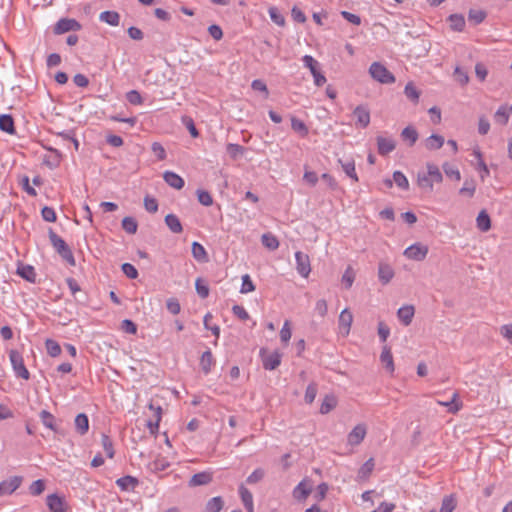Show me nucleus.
Segmentation results:
<instances>
[{"label":"nucleus","mask_w":512,"mask_h":512,"mask_svg":"<svg viewBox=\"0 0 512 512\" xmlns=\"http://www.w3.org/2000/svg\"><path fill=\"white\" fill-rule=\"evenodd\" d=\"M443 180L440 169L432 163L427 164L426 173H418L417 183L419 187L429 192L433 190L434 183H441Z\"/></svg>","instance_id":"nucleus-1"},{"label":"nucleus","mask_w":512,"mask_h":512,"mask_svg":"<svg viewBox=\"0 0 512 512\" xmlns=\"http://www.w3.org/2000/svg\"><path fill=\"white\" fill-rule=\"evenodd\" d=\"M49 239L53 248L57 251L60 257L66 261L70 266H75L76 261L74 255L67 245V243L52 229L49 230Z\"/></svg>","instance_id":"nucleus-2"},{"label":"nucleus","mask_w":512,"mask_h":512,"mask_svg":"<svg viewBox=\"0 0 512 512\" xmlns=\"http://www.w3.org/2000/svg\"><path fill=\"white\" fill-rule=\"evenodd\" d=\"M369 73L374 80L382 84H392L395 82L394 75L380 62H373L370 65Z\"/></svg>","instance_id":"nucleus-3"},{"label":"nucleus","mask_w":512,"mask_h":512,"mask_svg":"<svg viewBox=\"0 0 512 512\" xmlns=\"http://www.w3.org/2000/svg\"><path fill=\"white\" fill-rule=\"evenodd\" d=\"M303 65L308 68L313 76L314 84L321 87L326 83V77L320 70V64L311 55H304L302 57Z\"/></svg>","instance_id":"nucleus-4"},{"label":"nucleus","mask_w":512,"mask_h":512,"mask_svg":"<svg viewBox=\"0 0 512 512\" xmlns=\"http://www.w3.org/2000/svg\"><path fill=\"white\" fill-rule=\"evenodd\" d=\"M9 359L15 375L24 380H28L30 373L24 364L23 356L17 350H11L9 352Z\"/></svg>","instance_id":"nucleus-5"},{"label":"nucleus","mask_w":512,"mask_h":512,"mask_svg":"<svg viewBox=\"0 0 512 512\" xmlns=\"http://www.w3.org/2000/svg\"><path fill=\"white\" fill-rule=\"evenodd\" d=\"M428 251V246L421 243H414L404 250L403 255L414 261H423L426 258Z\"/></svg>","instance_id":"nucleus-6"},{"label":"nucleus","mask_w":512,"mask_h":512,"mask_svg":"<svg viewBox=\"0 0 512 512\" xmlns=\"http://www.w3.org/2000/svg\"><path fill=\"white\" fill-rule=\"evenodd\" d=\"M81 27V24L75 19L61 18L56 22L53 32L60 35L70 31H79Z\"/></svg>","instance_id":"nucleus-7"},{"label":"nucleus","mask_w":512,"mask_h":512,"mask_svg":"<svg viewBox=\"0 0 512 512\" xmlns=\"http://www.w3.org/2000/svg\"><path fill=\"white\" fill-rule=\"evenodd\" d=\"M46 505L49 512H66L68 508L65 497L57 493L47 495Z\"/></svg>","instance_id":"nucleus-8"},{"label":"nucleus","mask_w":512,"mask_h":512,"mask_svg":"<svg viewBox=\"0 0 512 512\" xmlns=\"http://www.w3.org/2000/svg\"><path fill=\"white\" fill-rule=\"evenodd\" d=\"M296 270L304 278H307L311 272L309 256L301 251L295 253Z\"/></svg>","instance_id":"nucleus-9"},{"label":"nucleus","mask_w":512,"mask_h":512,"mask_svg":"<svg viewBox=\"0 0 512 512\" xmlns=\"http://www.w3.org/2000/svg\"><path fill=\"white\" fill-rule=\"evenodd\" d=\"M21 476H12L9 479L0 482V496L10 495L15 492L22 484Z\"/></svg>","instance_id":"nucleus-10"},{"label":"nucleus","mask_w":512,"mask_h":512,"mask_svg":"<svg viewBox=\"0 0 512 512\" xmlns=\"http://www.w3.org/2000/svg\"><path fill=\"white\" fill-rule=\"evenodd\" d=\"M265 350L261 349L260 355L262 357L263 367L266 370H275L281 363L282 355L278 351H274L265 355Z\"/></svg>","instance_id":"nucleus-11"},{"label":"nucleus","mask_w":512,"mask_h":512,"mask_svg":"<svg viewBox=\"0 0 512 512\" xmlns=\"http://www.w3.org/2000/svg\"><path fill=\"white\" fill-rule=\"evenodd\" d=\"M353 322V315L348 308L341 311L339 315V331L343 336H348Z\"/></svg>","instance_id":"nucleus-12"},{"label":"nucleus","mask_w":512,"mask_h":512,"mask_svg":"<svg viewBox=\"0 0 512 512\" xmlns=\"http://www.w3.org/2000/svg\"><path fill=\"white\" fill-rule=\"evenodd\" d=\"M353 115L356 118L357 127L366 128L370 124V111L367 106H357L353 111Z\"/></svg>","instance_id":"nucleus-13"},{"label":"nucleus","mask_w":512,"mask_h":512,"mask_svg":"<svg viewBox=\"0 0 512 512\" xmlns=\"http://www.w3.org/2000/svg\"><path fill=\"white\" fill-rule=\"evenodd\" d=\"M366 426L364 424L356 425L347 436V442L351 446L359 445L366 436Z\"/></svg>","instance_id":"nucleus-14"},{"label":"nucleus","mask_w":512,"mask_h":512,"mask_svg":"<svg viewBox=\"0 0 512 512\" xmlns=\"http://www.w3.org/2000/svg\"><path fill=\"white\" fill-rule=\"evenodd\" d=\"M148 408L153 411L154 419L147 422V427L151 434H156L162 417V408L160 406H155L152 402L149 403Z\"/></svg>","instance_id":"nucleus-15"},{"label":"nucleus","mask_w":512,"mask_h":512,"mask_svg":"<svg viewBox=\"0 0 512 512\" xmlns=\"http://www.w3.org/2000/svg\"><path fill=\"white\" fill-rule=\"evenodd\" d=\"M394 269L392 266L385 262H380L378 265V278L379 281L386 285L388 284L394 277Z\"/></svg>","instance_id":"nucleus-16"},{"label":"nucleus","mask_w":512,"mask_h":512,"mask_svg":"<svg viewBox=\"0 0 512 512\" xmlns=\"http://www.w3.org/2000/svg\"><path fill=\"white\" fill-rule=\"evenodd\" d=\"M396 147V143L392 138H386L383 136L377 137V148L378 153L382 156L388 155L391 153Z\"/></svg>","instance_id":"nucleus-17"},{"label":"nucleus","mask_w":512,"mask_h":512,"mask_svg":"<svg viewBox=\"0 0 512 512\" xmlns=\"http://www.w3.org/2000/svg\"><path fill=\"white\" fill-rule=\"evenodd\" d=\"M414 314H415V309H414V306H412V305H404V306L400 307L397 311L398 319L405 326H408L411 324Z\"/></svg>","instance_id":"nucleus-18"},{"label":"nucleus","mask_w":512,"mask_h":512,"mask_svg":"<svg viewBox=\"0 0 512 512\" xmlns=\"http://www.w3.org/2000/svg\"><path fill=\"white\" fill-rule=\"evenodd\" d=\"M164 181L172 188L180 190L184 187V179L172 171H165L163 174Z\"/></svg>","instance_id":"nucleus-19"},{"label":"nucleus","mask_w":512,"mask_h":512,"mask_svg":"<svg viewBox=\"0 0 512 512\" xmlns=\"http://www.w3.org/2000/svg\"><path fill=\"white\" fill-rule=\"evenodd\" d=\"M380 361H381L382 365L385 367V369L387 370V372H389L390 374H393V372L395 370L394 360H393L391 349L387 345H385L382 349V352L380 354Z\"/></svg>","instance_id":"nucleus-20"},{"label":"nucleus","mask_w":512,"mask_h":512,"mask_svg":"<svg viewBox=\"0 0 512 512\" xmlns=\"http://www.w3.org/2000/svg\"><path fill=\"white\" fill-rule=\"evenodd\" d=\"M139 484V481L136 477L127 475L123 476L116 480V485L122 490V491H131L134 490Z\"/></svg>","instance_id":"nucleus-21"},{"label":"nucleus","mask_w":512,"mask_h":512,"mask_svg":"<svg viewBox=\"0 0 512 512\" xmlns=\"http://www.w3.org/2000/svg\"><path fill=\"white\" fill-rule=\"evenodd\" d=\"M212 481V473L203 471L194 474L189 480V486L196 487L201 485H207Z\"/></svg>","instance_id":"nucleus-22"},{"label":"nucleus","mask_w":512,"mask_h":512,"mask_svg":"<svg viewBox=\"0 0 512 512\" xmlns=\"http://www.w3.org/2000/svg\"><path fill=\"white\" fill-rule=\"evenodd\" d=\"M76 432L85 435L89 430V419L85 413H79L74 420Z\"/></svg>","instance_id":"nucleus-23"},{"label":"nucleus","mask_w":512,"mask_h":512,"mask_svg":"<svg viewBox=\"0 0 512 512\" xmlns=\"http://www.w3.org/2000/svg\"><path fill=\"white\" fill-rule=\"evenodd\" d=\"M17 274L30 283L36 282V272L33 266L21 264L17 268Z\"/></svg>","instance_id":"nucleus-24"},{"label":"nucleus","mask_w":512,"mask_h":512,"mask_svg":"<svg viewBox=\"0 0 512 512\" xmlns=\"http://www.w3.org/2000/svg\"><path fill=\"white\" fill-rule=\"evenodd\" d=\"M437 403L440 406L446 407L449 413L455 414L462 408V403L458 401V393H453L452 398L448 401H440Z\"/></svg>","instance_id":"nucleus-25"},{"label":"nucleus","mask_w":512,"mask_h":512,"mask_svg":"<svg viewBox=\"0 0 512 512\" xmlns=\"http://www.w3.org/2000/svg\"><path fill=\"white\" fill-rule=\"evenodd\" d=\"M345 174L351 178L354 182H358V176L355 170V162L353 159L338 160Z\"/></svg>","instance_id":"nucleus-26"},{"label":"nucleus","mask_w":512,"mask_h":512,"mask_svg":"<svg viewBox=\"0 0 512 512\" xmlns=\"http://www.w3.org/2000/svg\"><path fill=\"white\" fill-rule=\"evenodd\" d=\"M99 20L110 26H118L120 22V15L116 11H103L99 15Z\"/></svg>","instance_id":"nucleus-27"},{"label":"nucleus","mask_w":512,"mask_h":512,"mask_svg":"<svg viewBox=\"0 0 512 512\" xmlns=\"http://www.w3.org/2000/svg\"><path fill=\"white\" fill-rule=\"evenodd\" d=\"M192 255L194 257L195 260H197L198 262H207L208 261V255H207V252L204 248V246L202 244H200L199 242H196L194 241L192 243Z\"/></svg>","instance_id":"nucleus-28"},{"label":"nucleus","mask_w":512,"mask_h":512,"mask_svg":"<svg viewBox=\"0 0 512 512\" xmlns=\"http://www.w3.org/2000/svg\"><path fill=\"white\" fill-rule=\"evenodd\" d=\"M477 228L482 232H487L491 228L490 216L485 210L479 212L476 218Z\"/></svg>","instance_id":"nucleus-29"},{"label":"nucleus","mask_w":512,"mask_h":512,"mask_svg":"<svg viewBox=\"0 0 512 512\" xmlns=\"http://www.w3.org/2000/svg\"><path fill=\"white\" fill-rule=\"evenodd\" d=\"M165 223L171 232L179 234L183 231L182 224L175 214H168L165 217Z\"/></svg>","instance_id":"nucleus-30"},{"label":"nucleus","mask_w":512,"mask_h":512,"mask_svg":"<svg viewBox=\"0 0 512 512\" xmlns=\"http://www.w3.org/2000/svg\"><path fill=\"white\" fill-rule=\"evenodd\" d=\"M39 417L41 419L42 424L46 428H48L54 432H57L58 429L56 426V419L49 411L42 410L39 414Z\"/></svg>","instance_id":"nucleus-31"},{"label":"nucleus","mask_w":512,"mask_h":512,"mask_svg":"<svg viewBox=\"0 0 512 512\" xmlns=\"http://www.w3.org/2000/svg\"><path fill=\"white\" fill-rule=\"evenodd\" d=\"M0 130L8 134L15 133L14 120L11 115L2 114L0 115Z\"/></svg>","instance_id":"nucleus-32"},{"label":"nucleus","mask_w":512,"mask_h":512,"mask_svg":"<svg viewBox=\"0 0 512 512\" xmlns=\"http://www.w3.org/2000/svg\"><path fill=\"white\" fill-rule=\"evenodd\" d=\"M445 140L444 137L438 134H432L425 141V146L428 150H438L440 149Z\"/></svg>","instance_id":"nucleus-33"},{"label":"nucleus","mask_w":512,"mask_h":512,"mask_svg":"<svg viewBox=\"0 0 512 512\" xmlns=\"http://www.w3.org/2000/svg\"><path fill=\"white\" fill-rule=\"evenodd\" d=\"M214 363L215 361L210 350L202 353L200 366L205 374H208L211 371V367L214 365Z\"/></svg>","instance_id":"nucleus-34"},{"label":"nucleus","mask_w":512,"mask_h":512,"mask_svg":"<svg viewBox=\"0 0 512 512\" xmlns=\"http://www.w3.org/2000/svg\"><path fill=\"white\" fill-rule=\"evenodd\" d=\"M224 506L221 496H216L208 500L205 505V512H220Z\"/></svg>","instance_id":"nucleus-35"},{"label":"nucleus","mask_w":512,"mask_h":512,"mask_svg":"<svg viewBox=\"0 0 512 512\" xmlns=\"http://www.w3.org/2000/svg\"><path fill=\"white\" fill-rule=\"evenodd\" d=\"M401 138L409 143V146H413L418 139V132L411 126L405 127L401 132Z\"/></svg>","instance_id":"nucleus-36"},{"label":"nucleus","mask_w":512,"mask_h":512,"mask_svg":"<svg viewBox=\"0 0 512 512\" xmlns=\"http://www.w3.org/2000/svg\"><path fill=\"white\" fill-rule=\"evenodd\" d=\"M309 493L310 488L305 481H301L293 490V496L298 500L306 499Z\"/></svg>","instance_id":"nucleus-37"},{"label":"nucleus","mask_w":512,"mask_h":512,"mask_svg":"<svg viewBox=\"0 0 512 512\" xmlns=\"http://www.w3.org/2000/svg\"><path fill=\"white\" fill-rule=\"evenodd\" d=\"M457 502L454 495H447L443 498L439 512H453Z\"/></svg>","instance_id":"nucleus-38"},{"label":"nucleus","mask_w":512,"mask_h":512,"mask_svg":"<svg viewBox=\"0 0 512 512\" xmlns=\"http://www.w3.org/2000/svg\"><path fill=\"white\" fill-rule=\"evenodd\" d=\"M261 242L263 246L272 251L276 250L279 247L278 239L271 233L263 234L261 237Z\"/></svg>","instance_id":"nucleus-39"},{"label":"nucleus","mask_w":512,"mask_h":512,"mask_svg":"<svg viewBox=\"0 0 512 512\" xmlns=\"http://www.w3.org/2000/svg\"><path fill=\"white\" fill-rule=\"evenodd\" d=\"M450 27L454 31H462L465 27V19L462 15L452 14L449 16Z\"/></svg>","instance_id":"nucleus-40"},{"label":"nucleus","mask_w":512,"mask_h":512,"mask_svg":"<svg viewBox=\"0 0 512 512\" xmlns=\"http://www.w3.org/2000/svg\"><path fill=\"white\" fill-rule=\"evenodd\" d=\"M476 191V183L473 179H466L459 193L468 197H473Z\"/></svg>","instance_id":"nucleus-41"},{"label":"nucleus","mask_w":512,"mask_h":512,"mask_svg":"<svg viewBox=\"0 0 512 512\" xmlns=\"http://www.w3.org/2000/svg\"><path fill=\"white\" fill-rule=\"evenodd\" d=\"M122 228L128 234H135L137 232L138 223L133 217L127 216L122 220Z\"/></svg>","instance_id":"nucleus-42"},{"label":"nucleus","mask_w":512,"mask_h":512,"mask_svg":"<svg viewBox=\"0 0 512 512\" xmlns=\"http://www.w3.org/2000/svg\"><path fill=\"white\" fill-rule=\"evenodd\" d=\"M394 183L402 190L409 189V181L407 177L401 171H395L393 173Z\"/></svg>","instance_id":"nucleus-43"},{"label":"nucleus","mask_w":512,"mask_h":512,"mask_svg":"<svg viewBox=\"0 0 512 512\" xmlns=\"http://www.w3.org/2000/svg\"><path fill=\"white\" fill-rule=\"evenodd\" d=\"M268 14L270 16V19L278 26H284L285 24V18L282 15V13L279 11L277 7H270L268 9Z\"/></svg>","instance_id":"nucleus-44"},{"label":"nucleus","mask_w":512,"mask_h":512,"mask_svg":"<svg viewBox=\"0 0 512 512\" xmlns=\"http://www.w3.org/2000/svg\"><path fill=\"white\" fill-rule=\"evenodd\" d=\"M45 347H46L47 353L51 357H57L61 354V347L58 344V342H56L55 340L47 339L45 341Z\"/></svg>","instance_id":"nucleus-45"},{"label":"nucleus","mask_w":512,"mask_h":512,"mask_svg":"<svg viewBox=\"0 0 512 512\" xmlns=\"http://www.w3.org/2000/svg\"><path fill=\"white\" fill-rule=\"evenodd\" d=\"M101 442H102V446H103V449H104L107 457L113 458L115 451H114V447H113V442L110 439V437L106 434H102Z\"/></svg>","instance_id":"nucleus-46"},{"label":"nucleus","mask_w":512,"mask_h":512,"mask_svg":"<svg viewBox=\"0 0 512 512\" xmlns=\"http://www.w3.org/2000/svg\"><path fill=\"white\" fill-rule=\"evenodd\" d=\"M291 127L295 132H298L301 136H306L308 134V128L305 125V123L296 117H292Z\"/></svg>","instance_id":"nucleus-47"},{"label":"nucleus","mask_w":512,"mask_h":512,"mask_svg":"<svg viewBox=\"0 0 512 512\" xmlns=\"http://www.w3.org/2000/svg\"><path fill=\"white\" fill-rule=\"evenodd\" d=\"M45 490V482L42 479L33 481L29 486V493L33 496L41 495Z\"/></svg>","instance_id":"nucleus-48"},{"label":"nucleus","mask_w":512,"mask_h":512,"mask_svg":"<svg viewBox=\"0 0 512 512\" xmlns=\"http://www.w3.org/2000/svg\"><path fill=\"white\" fill-rule=\"evenodd\" d=\"M442 167L447 177L454 178L456 181L461 179V174L457 167L452 166L449 163H444Z\"/></svg>","instance_id":"nucleus-49"},{"label":"nucleus","mask_w":512,"mask_h":512,"mask_svg":"<svg viewBox=\"0 0 512 512\" xmlns=\"http://www.w3.org/2000/svg\"><path fill=\"white\" fill-rule=\"evenodd\" d=\"M255 290V285L253 284L250 276L245 274L242 276V284L240 288V292L242 294H247Z\"/></svg>","instance_id":"nucleus-50"},{"label":"nucleus","mask_w":512,"mask_h":512,"mask_svg":"<svg viewBox=\"0 0 512 512\" xmlns=\"http://www.w3.org/2000/svg\"><path fill=\"white\" fill-rule=\"evenodd\" d=\"M494 117H495V121L497 123H499L501 125H505L509 119L507 108L504 106L499 107L498 110L496 111Z\"/></svg>","instance_id":"nucleus-51"},{"label":"nucleus","mask_w":512,"mask_h":512,"mask_svg":"<svg viewBox=\"0 0 512 512\" xmlns=\"http://www.w3.org/2000/svg\"><path fill=\"white\" fill-rule=\"evenodd\" d=\"M195 288H196V291H197V294L201 297V298H207L208 295H209V287L208 285L200 278H198L195 282Z\"/></svg>","instance_id":"nucleus-52"},{"label":"nucleus","mask_w":512,"mask_h":512,"mask_svg":"<svg viewBox=\"0 0 512 512\" xmlns=\"http://www.w3.org/2000/svg\"><path fill=\"white\" fill-rule=\"evenodd\" d=\"M317 395V385L315 383H310L305 391V402L308 404L313 403Z\"/></svg>","instance_id":"nucleus-53"},{"label":"nucleus","mask_w":512,"mask_h":512,"mask_svg":"<svg viewBox=\"0 0 512 512\" xmlns=\"http://www.w3.org/2000/svg\"><path fill=\"white\" fill-rule=\"evenodd\" d=\"M198 201L204 206H211L213 204V198L208 191L197 190Z\"/></svg>","instance_id":"nucleus-54"},{"label":"nucleus","mask_w":512,"mask_h":512,"mask_svg":"<svg viewBox=\"0 0 512 512\" xmlns=\"http://www.w3.org/2000/svg\"><path fill=\"white\" fill-rule=\"evenodd\" d=\"M126 99L132 105H141L143 103V98L137 90L127 92Z\"/></svg>","instance_id":"nucleus-55"},{"label":"nucleus","mask_w":512,"mask_h":512,"mask_svg":"<svg viewBox=\"0 0 512 512\" xmlns=\"http://www.w3.org/2000/svg\"><path fill=\"white\" fill-rule=\"evenodd\" d=\"M292 332L290 327V321L286 320L280 330V339L284 343H288L291 339Z\"/></svg>","instance_id":"nucleus-56"},{"label":"nucleus","mask_w":512,"mask_h":512,"mask_svg":"<svg viewBox=\"0 0 512 512\" xmlns=\"http://www.w3.org/2000/svg\"><path fill=\"white\" fill-rule=\"evenodd\" d=\"M468 17L475 24H480L485 20L486 13L483 10H470Z\"/></svg>","instance_id":"nucleus-57"},{"label":"nucleus","mask_w":512,"mask_h":512,"mask_svg":"<svg viewBox=\"0 0 512 512\" xmlns=\"http://www.w3.org/2000/svg\"><path fill=\"white\" fill-rule=\"evenodd\" d=\"M404 92L407 98H409L410 100L414 102L418 101L420 94L412 83L406 84Z\"/></svg>","instance_id":"nucleus-58"},{"label":"nucleus","mask_w":512,"mask_h":512,"mask_svg":"<svg viewBox=\"0 0 512 512\" xmlns=\"http://www.w3.org/2000/svg\"><path fill=\"white\" fill-rule=\"evenodd\" d=\"M264 470L261 468L255 469L246 479L248 484H255L261 481L264 477Z\"/></svg>","instance_id":"nucleus-59"},{"label":"nucleus","mask_w":512,"mask_h":512,"mask_svg":"<svg viewBox=\"0 0 512 512\" xmlns=\"http://www.w3.org/2000/svg\"><path fill=\"white\" fill-rule=\"evenodd\" d=\"M355 280V273L352 267H347L344 274L342 275V282L345 284L346 288H350Z\"/></svg>","instance_id":"nucleus-60"},{"label":"nucleus","mask_w":512,"mask_h":512,"mask_svg":"<svg viewBox=\"0 0 512 512\" xmlns=\"http://www.w3.org/2000/svg\"><path fill=\"white\" fill-rule=\"evenodd\" d=\"M166 307L168 311L173 315H177L181 311L180 303L176 298H169L166 302Z\"/></svg>","instance_id":"nucleus-61"},{"label":"nucleus","mask_w":512,"mask_h":512,"mask_svg":"<svg viewBox=\"0 0 512 512\" xmlns=\"http://www.w3.org/2000/svg\"><path fill=\"white\" fill-rule=\"evenodd\" d=\"M122 271L130 279H135L138 277L137 269L135 268L134 265H132L130 263H124L122 265Z\"/></svg>","instance_id":"nucleus-62"},{"label":"nucleus","mask_w":512,"mask_h":512,"mask_svg":"<svg viewBox=\"0 0 512 512\" xmlns=\"http://www.w3.org/2000/svg\"><path fill=\"white\" fill-rule=\"evenodd\" d=\"M144 207L150 213H155L158 210L157 200L153 197L146 196L144 198Z\"/></svg>","instance_id":"nucleus-63"},{"label":"nucleus","mask_w":512,"mask_h":512,"mask_svg":"<svg viewBox=\"0 0 512 512\" xmlns=\"http://www.w3.org/2000/svg\"><path fill=\"white\" fill-rule=\"evenodd\" d=\"M500 334L512 344V324H505L500 328Z\"/></svg>","instance_id":"nucleus-64"}]
</instances>
